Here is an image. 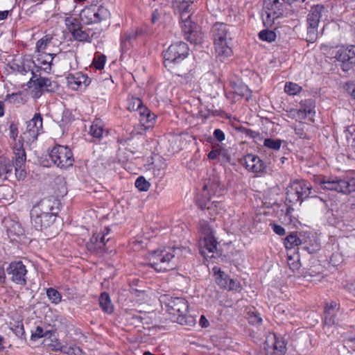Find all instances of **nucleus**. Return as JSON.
Masks as SVG:
<instances>
[{"label":"nucleus","mask_w":355,"mask_h":355,"mask_svg":"<svg viewBox=\"0 0 355 355\" xmlns=\"http://www.w3.org/2000/svg\"><path fill=\"white\" fill-rule=\"evenodd\" d=\"M288 265L290 269H291L293 271L298 270L300 267L299 256L297 255L296 259H294L293 257L289 256L288 258Z\"/></svg>","instance_id":"51"},{"label":"nucleus","mask_w":355,"mask_h":355,"mask_svg":"<svg viewBox=\"0 0 355 355\" xmlns=\"http://www.w3.org/2000/svg\"><path fill=\"white\" fill-rule=\"evenodd\" d=\"M200 230L204 235L203 239L200 241L201 254H205L204 249L209 252H214L217 248V241L213 235L211 227L206 223L200 225Z\"/></svg>","instance_id":"17"},{"label":"nucleus","mask_w":355,"mask_h":355,"mask_svg":"<svg viewBox=\"0 0 355 355\" xmlns=\"http://www.w3.org/2000/svg\"><path fill=\"white\" fill-rule=\"evenodd\" d=\"M37 61L38 64L45 66L43 68V71L46 73H49L51 70V64L55 54L42 53L38 55Z\"/></svg>","instance_id":"27"},{"label":"nucleus","mask_w":355,"mask_h":355,"mask_svg":"<svg viewBox=\"0 0 355 355\" xmlns=\"http://www.w3.org/2000/svg\"><path fill=\"white\" fill-rule=\"evenodd\" d=\"M272 230L278 235L283 236L286 234L285 229L277 224H270Z\"/></svg>","instance_id":"60"},{"label":"nucleus","mask_w":355,"mask_h":355,"mask_svg":"<svg viewBox=\"0 0 355 355\" xmlns=\"http://www.w3.org/2000/svg\"><path fill=\"white\" fill-rule=\"evenodd\" d=\"M287 3L282 0H265L263 1V10L266 18L263 17L264 26H271L275 19L282 17L286 10Z\"/></svg>","instance_id":"7"},{"label":"nucleus","mask_w":355,"mask_h":355,"mask_svg":"<svg viewBox=\"0 0 355 355\" xmlns=\"http://www.w3.org/2000/svg\"><path fill=\"white\" fill-rule=\"evenodd\" d=\"M322 189L348 194L355 191V178L349 175L343 177H324L320 180Z\"/></svg>","instance_id":"5"},{"label":"nucleus","mask_w":355,"mask_h":355,"mask_svg":"<svg viewBox=\"0 0 355 355\" xmlns=\"http://www.w3.org/2000/svg\"><path fill=\"white\" fill-rule=\"evenodd\" d=\"M266 355H284L286 352V345L283 339L276 334L270 333L264 342Z\"/></svg>","instance_id":"14"},{"label":"nucleus","mask_w":355,"mask_h":355,"mask_svg":"<svg viewBox=\"0 0 355 355\" xmlns=\"http://www.w3.org/2000/svg\"><path fill=\"white\" fill-rule=\"evenodd\" d=\"M302 243L300 238L295 234L288 235L284 240V245L287 249H291L295 246H298Z\"/></svg>","instance_id":"33"},{"label":"nucleus","mask_w":355,"mask_h":355,"mask_svg":"<svg viewBox=\"0 0 355 355\" xmlns=\"http://www.w3.org/2000/svg\"><path fill=\"white\" fill-rule=\"evenodd\" d=\"M46 295L49 300L55 304L61 302V294L53 288H49L46 289Z\"/></svg>","instance_id":"38"},{"label":"nucleus","mask_w":355,"mask_h":355,"mask_svg":"<svg viewBox=\"0 0 355 355\" xmlns=\"http://www.w3.org/2000/svg\"><path fill=\"white\" fill-rule=\"evenodd\" d=\"M228 287L227 289L231 291H239L241 288V284L239 281L233 279H230L229 283L227 284Z\"/></svg>","instance_id":"56"},{"label":"nucleus","mask_w":355,"mask_h":355,"mask_svg":"<svg viewBox=\"0 0 355 355\" xmlns=\"http://www.w3.org/2000/svg\"><path fill=\"white\" fill-rule=\"evenodd\" d=\"M193 10L189 12L181 10L179 15L181 19V29L184 38L191 44H198L201 37L199 33V26L191 19Z\"/></svg>","instance_id":"6"},{"label":"nucleus","mask_w":355,"mask_h":355,"mask_svg":"<svg viewBox=\"0 0 355 355\" xmlns=\"http://www.w3.org/2000/svg\"><path fill=\"white\" fill-rule=\"evenodd\" d=\"M106 62V56L103 54L98 55L94 58L92 64L96 69L101 70L104 68Z\"/></svg>","instance_id":"46"},{"label":"nucleus","mask_w":355,"mask_h":355,"mask_svg":"<svg viewBox=\"0 0 355 355\" xmlns=\"http://www.w3.org/2000/svg\"><path fill=\"white\" fill-rule=\"evenodd\" d=\"M230 279V278L224 272L216 277V282L220 288L227 289Z\"/></svg>","instance_id":"49"},{"label":"nucleus","mask_w":355,"mask_h":355,"mask_svg":"<svg viewBox=\"0 0 355 355\" xmlns=\"http://www.w3.org/2000/svg\"><path fill=\"white\" fill-rule=\"evenodd\" d=\"M135 184L141 191H147L150 187V184L143 176L137 178Z\"/></svg>","instance_id":"42"},{"label":"nucleus","mask_w":355,"mask_h":355,"mask_svg":"<svg viewBox=\"0 0 355 355\" xmlns=\"http://www.w3.org/2000/svg\"><path fill=\"white\" fill-rule=\"evenodd\" d=\"M214 137L218 141H223L225 139V133L220 129H216L214 131Z\"/></svg>","instance_id":"59"},{"label":"nucleus","mask_w":355,"mask_h":355,"mask_svg":"<svg viewBox=\"0 0 355 355\" xmlns=\"http://www.w3.org/2000/svg\"><path fill=\"white\" fill-rule=\"evenodd\" d=\"M31 64H34V60L32 59H26L23 61L21 64L13 63L11 66V69L22 75H25L31 70Z\"/></svg>","instance_id":"28"},{"label":"nucleus","mask_w":355,"mask_h":355,"mask_svg":"<svg viewBox=\"0 0 355 355\" xmlns=\"http://www.w3.org/2000/svg\"><path fill=\"white\" fill-rule=\"evenodd\" d=\"M103 133V126L101 120L99 119H95L89 130V134L94 138L100 139Z\"/></svg>","instance_id":"30"},{"label":"nucleus","mask_w":355,"mask_h":355,"mask_svg":"<svg viewBox=\"0 0 355 355\" xmlns=\"http://www.w3.org/2000/svg\"><path fill=\"white\" fill-rule=\"evenodd\" d=\"M110 233V229L107 227L103 232L94 234L87 243L88 250L95 252L97 250L103 249L106 243L111 239Z\"/></svg>","instance_id":"18"},{"label":"nucleus","mask_w":355,"mask_h":355,"mask_svg":"<svg viewBox=\"0 0 355 355\" xmlns=\"http://www.w3.org/2000/svg\"><path fill=\"white\" fill-rule=\"evenodd\" d=\"M6 271L11 280L15 283L20 285H25L26 284V275L27 270L21 261L10 263Z\"/></svg>","instance_id":"16"},{"label":"nucleus","mask_w":355,"mask_h":355,"mask_svg":"<svg viewBox=\"0 0 355 355\" xmlns=\"http://www.w3.org/2000/svg\"><path fill=\"white\" fill-rule=\"evenodd\" d=\"M210 33L214 40L216 53L220 58V61H223L222 58L230 57L232 55V37L227 24L216 22L211 27Z\"/></svg>","instance_id":"3"},{"label":"nucleus","mask_w":355,"mask_h":355,"mask_svg":"<svg viewBox=\"0 0 355 355\" xmlns=\"http://www.w3.org/2000/svg\"><path fill=\"white\" fill-rule=\"evenodd\" d=\"M65 24L69 31L72 34L73 30H78L82 28L81 24L78 19L73 17H67L65 19Z\"/></svg>","instance_id":"39"},{"label":"nucleus","mask_w":355,"mask_h":355,"mask_svg":"<svg viewBox=\"0 0 355 355\" xmlns=\"http://www.w3.org/2000/svg\"><path fill=\"white\" fill-rule=\"evenodd\" d=\"M312 186L304 180L294 181L286 192V200L291 202L302 201L311 193Z\"/></svg>","instance_id":"9"},{"label":"nucleus","mask_w":355,"mask_h":355,"mask_svg":"<svg viewBox=\"0 0 355 355\" xmlns=\"http://www.w3.org/2000/svg\"><path fill=\"white\" fill-rule=\"evenodd\" d=\"M53 119L63 130L74 120L71 112H55Z\"/></svg>","instance_id":"25"},{"label":"nucleus","mask_w":355,"mask_h":355,"mask_svg":"<svg viewBox=\"0 0 355 355\" xmlns=\"http://www.w3.org/2000/svg\"><path fill=\"white\" fill-rule=\"evenodd\" d=\"M221 153L220 149H212L209 153H208V159L210 160L215 159L218 155H220Z\"/></svg>","instance_id":"63"},{"label":"nucleus","mask_w":355,"mask_h":355,"mask_svg":"<svg viewBox=\"0 0 355 355\" xmlns=\"http://www.w3.org/2000/svg\"><path fill=\"white\" fill-rule=\"evenodd\" d=\"M55 201L51 198H44L31 210V223L37 230L49 227L55 219L52 211Z\"/></svg>","instance_id":"2"},{"label":"nucleus","mask_w":355,"mask_h":355,"mask_svg":"<svg viewBox=\"0 0 355 355\" xmlns=\"http://www.w3.org/2000/svg\"><path fill=\"white\" fill-rule=\"evenodd\" d=\"M346 138L347 142L351 146H354L355 144V129L353 128L352 130H347L346 133Z\"/></svg>","instance_id":"57"},{"label":"nucleus","mask_w":355,"mask_h":355,"mask_svg":"<svg viewBox=\"0 0 355 355\" xmlns=\"http://www.w3.org/2000/svg\"><path fill=\"white\" fill-rule=\"evenodd\" d=\"M49 333V330L45 329L42 327L37 326L35 329L32 331L31 339L36 340L47 336Z\"/></svg>","instance_id":"43"},{"label":"nucleus","mask_w":355,"mask_h":355,"mask_svg":"<svg viewBox=\"0 0 355 355\" xmlns=\"http://www.w3.org/2000/svg\"><path fill=\"white\" fill-rule=\"evenodd\" d=\"M189 49L187 44L179 42V59H184L189 55Z\"/></svg>","instance_id":"50"},{"label":"nucleus","mask_w":355,"mask_h":355,"mask_svg":"<svg viewBox=\"0 0 355 355\" xmlns=\"http://www.w3.org/2000/svg\"><path fill=\"white\" fill-rule=\"evenodd\" d=\"M28 88H33L35 92V96L39 97L44 92L55 93L59 87V85L56 81L51 80V79L42 77L39 74V78L30 79L27 83Z\"/></svg>","instance_id":"13"},{"label":"nucleus","mask_w":355,"mask_h":355,"mask_svg":"<svg viewBox=\"0 0 355 355\" xmlns=\"http://www.w3.org/2000/svg\"><path fill=\"white\" fill-rule=\"evenodd\" d=\"M302 90V87L298 84L293 82H287L284 86V92L288 95H296L300 93Z\"/></svg>","instance_id":"35"},{"label":"nucleus","mask_w":355,"mask_h":355,"mask_svg":"<svg viewBox=\"0 0 355 355\" xmlns=\"http://www.w3.org/2000/svg\"><path fill=\"white\" fill-rule=\"evenodd\" d=\"M67 80L70 85L75 84L78 87H80L82 84H84L85 86H87L89 83L88 77L81 73H78L76 76L73 75L69 76Z\"/></svg>","instance_id":"32"},{"label":"nucleus","mask_w":355,"mask_h":355,"mask_svg":"<svg viewBox=\"0 0 355 355\" xmlns=\"http://www.w3.org/2000/svg\"><path fill=\"white\" fill-rule=\"evenodd\" d=\"M188 310V302L184 298L179 297V324L187 327H193L196 324L195 318L187 314Z\"/></svg>","instance_id":"20"},{"label":"nucleus","mask_w":355,"mask_h":355,"mask_svg":"<svg viewBox=\"0 0 355 355\" xmlns=\"http://www.w3.org/2000/svg\"><path fill=\"white\" fill-rule=\"evenodd\" d=\"M324 6L322 4H317L311 7L309 14L307 16V25L318 27Z\"/></svg>","instance_id":"23"},{"label":"nucleus","mask_w":355,"mask_h":355,"mask_svg":"<svg viewBox=\"0 0 355 355\" xmlns=\"http://www.w3.org/2000/svg\"><path fill=\"white\" fill-rule=\"evenodd\" d=\"M300 103L302 109H291L290 111H313L315 106V100L313 98L302 100Z\"/></svg>","instance_id":"40"},{"label":"nucleus","mask_w":355,"mask_h":355,"mask_svg":"<svg viewBox=\"0 0 355 355\" xmlns=\"http://www.w3.org/2000/svg\"><path fill=\"white\" fill-rule=\"evenodd\" d=\"M130 42L123 35L121 37V51L124 53L129 49Z\"/></svg>","instance_id":"58"},{"label":"nucleus","mask_w":355,"mask_h":355,"mask_svg":"<svg viewBox=\"0 0 355 355\" xmlns=\"http://www.w3.org/2000/svg\"><path fill=\"white\" fill-rule=\"evenodd\" d=\"M234 92L236 94L245 98L246 100H248L251 97L252 93L251 90L245 85H241L237 86L235 88Z\"/></svg>","instance_id":"41"},{"label":"nucleus","mask_w":355,"mask_h":355,"mask_svg":"<svg viewBox=\"0 0 355 355\" xmlns=\"http://www.w3.org/2000/svg\"><path fill=\"white\" fill-rule=\"evenodd\" d=\"M71 35L75 40L79 42H91L92 41V39L89 36L88 33L82 31V28H80L78 30H73V33Z\"/></svg>","instance_id":"37"},{"label":"nucleus","mask_w":355,"mask_h":355,"mask_svg":"<svg viewBox=\"0 0 355 355\" xmlns=\"http://www.w3.org/2000/svg\"><path fill=\"white\" fill-rule=\"evenodd\" d=\"M345 288L355 297V281L347 283L345 285Z\"/></svg>","instance_id":"64"},{"label":"nucleus","mask_w":355,"mask_h":355,"mask_svg":"<svg viewBox=\"0 0 355 355\" xmlns=\"http://www.w3.org/2000/svg\"><path fill=\"white\" fill-rule=\"evenodd\" d=\"M49 157L53 163L60 168H67L71 166L74 162L71 149L66 146H54L51 150Z\"/></svg>","instance_id":"8"},{"label":"nucleus","mask_w":355,"mask_h":355,"mask_svg":"<svg viewBox=\"0 0 355 355\" xmlns=\"http://www.w3.org/2000/svg\"><path fill=\"white\" fill-rule=\"evenodd\" d=\"M175 257V250L172 252L164 250H154L148 255L149 264L157 271L169 269L170 261Z\"/></svg>","instance_id":"10"},{"label":"nucleus","mask_w":355,"mask_h":355,"mask_svg":"<svg viewBox=\"0 0 355 355\" xmlns=\"http://www.w3.org/2000/svg\"><path fill=\"white\" fill-rule=\"evenodd\" d=\"M343 87L355 99V81H348L343 85Z\"/></svg>","instance_id":"54"},{"label":"nucleus","mask_w":355,"mask_h":355,"mask_svg":"<svg viewBox=\"0 0 355 355\" xmlns=\"http://www.w3.org/2000/svg\"><path fill=\"white\" fill-rule=\"evenodd\" d=\"M164 67L171 72L175 69L178 59V44H172L163 52Z\"/></svg>","instance_id":"22"},{"label":"nucleus","mask_w":355,"mask_h":355,"mask_svg":"<svg viewBox=\"0 0 355 355\" xmlns=\"http://www.w3.org/2000/svg\"><path fill=\"white\" fill-rule=\"evenodd\" d=\"M60 350L62 353H64L67 355H82L83 350L78 346L71 344V345H65L64 346H60V348L57 349Z\"/></svg>","instance_id":"31"},{"label":"nucleus","mask_w":355,"mask_h":355,"mask_svg":"<svg viewBox=\"0 0 355 355\" xmlns=\"http://www.w3.org/2000/svg\"><path fill=\"white\" fill-rule=\"evenodd\" d=\"M193 0H179V12L181 10L191 11L193 10Z\"/></svg>","instance_id":"48"},{"label":"nucleus","mask_w":355,"mask_h":355,"mask_svg":"<svg viewBox=\"0 0 355 355\" xmlns=\"http://www.w3.org/2000/svg\"><path fill=\"white\" fill-rule=\"evenodd\" d=\"M334 58L340 62L344 72H349L355 67V45H343L336 52Z\"/></svg>","instance_id":"11"},{"label":"nucleus","mask_w":355,"mask_h":355,"mask_svg":"<svg viewBox=\"0 0 355 355\" xmlns=\"http://www.w3.org/2000/svg\"><path fill=\"white\" fill-rule=\"evenodd\" d=\"M175 301L170 300L168 303L166 304V311L169 313V314L175 315L178 309L175 308Z\"/></svg>","instance_id":"62"},{"label":"nucleus","mask_w":355,"mask_h":355,"mask_svg":"<svg viewBox=\"0 0 355 355\" xmlns=\"http://www.w3.org/2000/svg\"><path fill=\"white\" fill-rule=\"evenodd\" d=\"M157 116L155 112H139V120L144 130L154 126Z\"/></svg>","instance_id":"24"},{"label":"nucleus","mask_w":355,"mask_h":355,"mask_svg":"<svg viewBox=\"0 0 355 355\" xmlns=\"http://www.w3.org/2000/svg\"><path fill=\"white\" fill-rule=\"evenodd\" d=\"M128 111H150L141 98L132 96L128 99Z\"/></svg>","instance_id":"26"},{"label":"nucleus","mask_w":355,"mask_h":355,"mask_svg":"<svg viewBox=\"0 0 355 355\" xmlns=\"http://www.w3.org/2000/svg\"><path fill=\"white\" fill-rule=\"evenodd\" d=\"M99 304L104 312L107 313H112L114 307L108 293L104 292L101 295Z\"/></svg>","instance_id":"29"},{"label":"nucleus","mask_w":355,"mask_h":355,"mask_svg":"<svg viewBox=\"0 0 355 355\" xmlns=\"http://www.w3.org/2000/svg\"><path fill=\"white\" fill-rule=\"evenodd\" d=\"M221 194V187L216 177L212 180L209 179L203 187L202 193L200 197L197 198V205L201 209H207L209 214L213 216L218 214L217 208L220 207V203L217 201L211 202V196Z\"/></svg>","instance_id":"4"},{"label":"nucleus","mask_w":355,"mask_h":355,"mask_svg":"<svg viewBox=\"0 0 355 355\" xmlns=\"http://www.w3.org/2000/svg\"><path fill=\"white\" fill-rule=\"evenodd\" d=\"M23 101L21 93H12L6 96L5 102L7 103H20Z\"/></svg>","instance_id":"47"},{"label":"nucleus","mask_w":355,"mask_h":355,"mask_svg":"<svg viewBox=\"0 0 355 355\" xmlns=\"http://www.w3.org/2000/svg\"><path fill=\"white\" fill-rule=\"evenodd\" d=\"M181 77L182 80H180L182 85L184 86L183 89L186 92L191 91L193 89V74L190 72L185 74L183 77L182 75L179 74V77Z\"/></svg>","instance_id":"34"},{"label":"nucleus","mask_w":355,"mask_h":355,"mask_svg":"<svg viewBox=\"0 0 355 355\" xmlns=\"http://www.w3.org/2000/svg\"><path fill=\"white\" fill-rule=\"evenodd\" d=\"M242 164L248 171L254 173L263 172L266 168L265 163L258 156L252 154L245 155Z\"/></svg>","instance_id":"19"},{"label":"nucleus","mask_w":355,"mask_h":355,"mask_svg":"<svg viewBox=\"0 0 355 355\" xmlns=\"http://www.w3.org/2000/svg\"><path fill=\"white\" fill-rule=\"evenodd\" d=\"M248 320L249 322L252 325H259L261 324L262 318H261L259 313L257 312H252V313H249Z\"/></svg>","instance_id":"52"},{"label":"nucleus","mask_w":355,"mask_h":355,"mask_svg":"<svg viewBox=\"0 0 355 355\" xmlns=\"http://www.w3.org/2000/svg\"><path fill=\"white\" fill-rule=\"evenodd\" d=\"M15 162L6 157H0V178H7L6 175L12 172L15 168V175L18 180H24L26 176L25 162L26 155L21 142H16L13 145Z\"/></svg>","instance_id":"1"},{"label":"nucleus","mask_w":355,"mask_h":355,"mask_svg":"<svg viewBox=\"0 0 355 355\" xmlns=\"http://www.w3.org/2000/svg\"><path fill=\"white\" fill-rule=\"evenodd\" d=\"M50 42L49 39L45 37H42L36 43V51L40 53H44L43 50H44L47 46V44Z\"/></svg>","instance_id":"53"},{"label":"nucleus","mask_w":355,"mask_h":355,"mask_svg":"<svg viewBox=\"0 0 355 355\" xmlns=\"http://www.w3.org/2000/svg\"><path fill=\"white\" fill-rule=\"evenodd\" d=\"M340 305L335 301L327 302L324 306V324L328 326L338 322V313Z\"/></svg>","instance_id":"21"},{"label":"nucleus","mask_w":355,"mask_h":355,"mask_svg":"<svg viewBox=\"0 0 355 355\" xmlns=\"http://www.w3.org/2000/svg\"><path fill=\"white\" fill-rule=\"evenodd\" d=\"M258 36L259 40L268 42H274L277 37L275 31L268 29L261 31L259 33Z\"/></svg>","instance_id":"36"},{"label":"nucleus","mask_w":355,"mask_h":355,"mask_svg":"<svg viewBox=\"0 0 355 355\" xmlns=\"http://www.w3.org/2000/svg\"><path fill=\"white\" fill-rule=\"evenodd\" d=\"M42 130V118L40 113L36 112L30 121L26 123V128L20 136V140L26 144H32L37 139Z\"/></svg>","instance_id":"12"},{"label":"nucleus","mask_w":355,"mask_h":355,"mask_svg":"<svg viewBox=\"0 0 355 355\" xmlns=\"http://www.w3.org/2000/svg\"><path fill=\"white\" fill-rule=\"evenodd\" d=\"M83 15L87 19V24H91L106 21L110 17V13L105 7L98 6L83 10Z\"/></svg>","instance_id":"15"},{"label":"nucleus","mask_w":355,"mask_h":355,"mask_svg":"<svg viewBox=\"0 0 355 355\" xmlns=\"http://www.w3.org/2000/svg\"><path fill=\"white\" fill-rule=\"evenodd\" d=\"M263 144L268 148L272 150H279L282 145V141L280 139H266L264 140Z\"/></svg>","instance_id":"45"},{"label":"nucleus","mask_w":355,"mask_h":355,"mask_svg":"<svg viewBox=\"0 0 355 355\" xmlns=\"http://www.w3.org/2000/svg\"><path fill=\"white\" fill-rule=\"evenodd\" d=\"M31 70L30 71H31V73H32V77L31 79H34V78H39V74H40V71L42 70H43V68L42 66H40V64H36L35 62H34V64H31Z\"/></svg>","instance_id":"55"},{"label":"nucleus","mask_w":355,"mask_h":355,"mask_svg":"<svg viewBox=\"0 0 355 355\" xmlns=\"http://www.w3.org/2000/svg\"><path fill=\"white\" fill-rule=\"evenodd\" d=\"M318 37V27L307 25L306 41L314 42Z\"/></svg>","instance_id":"44"},{"label":"nucleus","mask_w":355,"mask_h":355,"mask_svg":"<svg viewBox=\"0 0 355 355\" xmlns=\"http://www.w3.org/2000/svg\"><path fill=\"white\" fill-rule=\"evenodd\" d=\"M10 137L12 138L14 141L16 140L17 135H18V128L17 125L14 123H12L10 125Z\"/></svg>","instance_id":"61"}]
</instances>
